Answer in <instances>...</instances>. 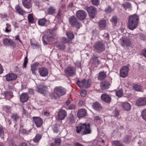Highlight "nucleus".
I'll return each mask as SVG.
<instances>
[{"mask_svg": "<svg viewBox=\"0 0 146 146\" xmlns=\"http://www.w3.org/2000/svg\"><path fill=\"white\" fill-rule=\"evenodd\" d=\"M139 17L136 14H134L129 16L128 25L129 29L133 30L138 26L139 23Z\"/></svg>", "mask_w": 146, "mask_h": 146, "instance_id": "nucleus-1", "label": "nucleus"}, {"mask_svg": "<svg viewBox=\"0 0 146 146\" xmlns=\"http://www.w3.org/2000/svg\"><path fill=\"white\" fill-rule=\"evenodd\" d=\"M76 131L78 133L82 131V135H85L91 133L92 131L89 124H82L80 126L76 127Z\"/></svg>", "mask_w": 146, "mask_h": 146, "instance_id": "nucleus-2", "label": "nucleus"}, {"mask_svg": "<svg viewBox=\"0 0 146 146\" xmlns=\"http://www.w3.org/2000/svg\"><path fill=\"white\" fill-rule=\"evenodd\" d=\"M94 51L96 52L101 53L105 50V46L104 42L98 41L94 45Z\"/></svg>", "mask_w": 146, "mask_h": 146, "instance_id": "nucleus-3", "label": "nucleus"}, {"mask_svg": "<svg viewBox=\"0 0 146 146\" xmlns=\"http://www.w3.org/2000/svg\"><path fill=\"white\" fill-rule=\"evenodd\" d=\"M91 83V80L90 79H89L87 81L84 79L81 81H77L76 84L80 87L88 88L90 86Z\"/></svg>", "mask_w": 146, "mask_h": 146, "instance_id": "nucleus-4", "label": "nucleus"}, {"mask_svg": "<svg viewBox=\"0 0 146 146\" xmlns=\"http://www.w3.org/2000/svg\"><path fill=\"white\" fill-rule=\"evenodd\" d=\"M54 35V30L53 29H47L45 31L44 37L46 38L48 41H50L53 40Z\"/></svg>", "mask_w": 146, "mask_h": 146, "instance_id": "nucleus-5", "label": "nucleus"}, {"mask_svg": "<svg viewBox=\"0 0 146 146\" xmlns=\"http://www.w3.org/2000/svg\"><path fill=\"white\" fill-rule=\"evenodd\" d=\"M54 93L58 96L64 95L66 93V90L61 86L55 87L54 89Z\"/></svg>", "mask_w": 146, "mask_h": 146, "instance_id": "nucleus-6", "label": "nucleus"}, {"mask_svg": "<svg viewBox=\"0 0 146 146\" xmlns=\"http://www.w3.org/2000/svg\"><path fill=\"white\" fill-rule=\"evenodd\" d=\"M70 24L72 26H76L79 29L81 24L78 21L76 18L74 16L70 17L69 19Z\"/></svg>", "mask_w": 146, "mask_h": 146, "instance_id": "nucleus-7", "label": "nucleus"}, {"mask_svg": "<svg viewBox=\"0 0 146 146\" xmlns=\"http://www.w3.org/2000/svg\"><path fill=\"white\" fill-rule=\"evenodd\" d=\"M64 71L65 73L69 76H73L76 75V68L71 66L66 68Z\"/></svg>", "mask_w": 146, "mask_h": 146, "instance_id": "nucleus-8", "label": "nucleus"}, {"mask_svg": "<svg viewBox=\"0 0 146 146\" xmlns=\"http://www.w3.org/2000/svg\"><path fill=\"white\" fill-rule=\"evenodd\" d=\"M4 44L6 46L14 48L16 46V43L12 40L8 38H5L3 39Z\"/></svg>", "mask_w": 146, "mask_h": 146, "instance_id": "nucleus-9", "label": "nucleus"}, {"mask_svg": "<svg viewBox=\"0 0 146 146\" xmlns=\"http://www.w3.org/2000/svg\"><path fill=\"white\" fill-rule=\"evenodd\" d=\"M120 40L121 41V45L124 47L128 48L131 45V40L129 38L126 36L123 37Z\"/></svg>", "mask_w": 146, "mask_h": 146, "instance_id": "nucleus-10", "label": "nucleus"}, {"mask_svg": "<svg viewBox=\"0 0 146 146\" xmlns=\"http://www.w3.org/2000/svg\"><path fill=\"white\" fill-rule=\"evenodd\" d=\"M76 16L80 20L84 19L86 16V12L82 10H79L76 12Z\"/></svg>", "mask_w": 146, "mask_h": 146, "instance_id": "nucleus-11", "label": "nucleus"}, {"mask_svg": "<svg viewBox=\"0 0 146 146\" xmlns=\"http://www.w3.org/2000/svg\"><path fill=\"white\" fill-rule=\"evenodd\" d=\"M86 10L90 17L92 19L96 16L97 11L95 7L93 6L88 7Z\"/></svg>", "mask_w": 146, "mask_h": 146, "instance_id": "nucleus-12", "label": "nucleus"}, {"mask_svg": "<svg viewBox=\"0 0 146 146\" xmlns=\"http://www.w3.org/2000/svg\"><path fill=\"white\" fill-rule=\"evenodd\" d=\"M129 68L127 66H123L120 70V76L122 78L126 77L128 75Z\"/></svg>", "mask_w": 146, "mask_h": 146, "instance_id": "nucleus-13", "label": "nucleus"}, {"mask_svg": "<svg viewBox=\"0 0 146 146\" xmlns=\"http://www.w3.org/2000/svg\"><path fill=\"white\" fill-rule=\"evenodd\" d=\"M67 114L66 112L64 110H60L58 113V119L60 120H63L66 116Z\"/></svg>", "mask_w": 146, "mask_h": 146, "instance_id": "nucleus-14", "label": "nucleus"}, {"mask_svg": "<svg viewBox=\"0 0 146 146\" xmlns=\"http://www.w3.org/2000/svg\"><path fill=\"white\" fill-rule=\"evenodd\" d=\"M38 72L40 75L43 77L47 76L48 74V69L45 67H42L39 68Z\"/></svg>", "mask_w": 146, "mask_h": 146, "instance_id": "nucleus-15", "label": "nucleus"}, {"mask_svg": "<svg viewBox=\"0 0 146 146\" xmlns=\"http://www.w3.org/2000/svg\"><path fill=\"white\" fill-rule=\"evenodd\" d=\"M136 104L138 106H141L146 105V98L140 97L136 101Z\"/></svg>", "mask_w": 146, "mask_h": 146, "instance_id": "nucleus-16", "label": "nucleus"}, {"mask_svg": "<svg viewBox=\"0 0 146 146\" xmlns=\"http://www.w3.org/2000/svg\"><path fill=\"white\" fill-rule=\"evenodd\" d=\"M33 119L34 122L35 123L37 127H41L42 124V120L38 117H33Z\"/></svg>", "mask_w": 146, "mask_h": 146, "instance_id": "nucleus-17", "label": "nucleus"}, {"mask_svg": "<svg viewBox=\"0 0 146 146\" xmlns=\"http://www.w3.org/2000/svg\"><path fill=\"white\" fill-rule=\"evenodd\" d=\"M102 100L107 103H109L111 101V98L108 94H102L101 96Z\"/></svg>", "mask_w": 146, "mask_h": 146, "instance_id": "nucleus-18", "label": "nucleus"}, {"mask_svg": "<svg viewBox=\"0 0 146 146\" xmlns=\"http://www.w3.org/2000/svg\"><path fill=\"white\" fill-rule=\"evenodd\" d=\"M20 98L21 101L23 103L26 102L28 100L29 96L26 93H24L20 95Z\"/></svg>", "mask_w": 146, "mask_h": 146, "instance_id": "nucleus-19", "label": "nucleus"}, {"mask_svg": "<svg viewBox=\"0 0 146 146\" xmlns=\"http://www.w3.org/2000/svg\"><path fill=\"white\" fill-rule=\"evenodd\" d=\"M121 106L123 109L126 111H130L131 108V104L126 102H122L121 103Z\"/></svg>", "mask_w": 146, "mask_h": 146, "instance_id": "nucleus-20", "label": "nucleus"}, {"mask_svg": "<svg viewBox=\"0 0 146 146\" xmlns=\"http://www.w3.org/2000/svg\"><path fill=\"white\" fill-rule=\"evenodd\" d=\"M17 78V76L16 74L10 73L6 75V80L7 81H12L15 80Z\"/></svg>", "mask_w": 146, "mask_h": 146, "instance_id": "nucleus-21", "label": "nucleus"}, {"mask_svg": "<svg viewBox=\"0 0 146 146\" xmlns=\"http://www.w3.org/2000/svg\"><path fill=\"white\" fill-rule=\"evenodd\" d=\"M22 3L25 8L29 9L32 7L31 0H22Z\"/></svg>", "mask_w": 146, "mask_h": 146, "instance_id": "nucleus-22", "label": "nucleus"}, {"mask_svg": "<svg viewBox=\"0 0 146 146\" xmlns=\"http://www.w3.org/2000/svg\"><path fill=\"white\" fill-rule=\"evenodd\" d=\"M110 86V84L107 81L101 83L100 84L101 89L102 90H105L108 89Z\"/></svg>", "mask_w": 146, "mask_h": 146, "instance_id": "nucleus-23", "label": "nucleus"}, {"mask_svg": "<svg viewBox=\"0 0 146 146\" xmlns=\"http://www.w3.org/2000/svg\"><path fill=\"white\" fill-rule=\"evenodd\" d=\"M47 13L49 15H53L56 13V9L53 6H50L47 9Z\"/></svg>", "mask_w": 146, "mask_h": 146, "instance_id": "nucleus-24", "label": "nucleus"}, {"mask_svg": "<svg viewBox=\"0 0 146 146\" xmlns=\"http://www.w3.org/2000/svg\"><path fill=\"white\" fill-rule=\"evenodd\" d=\"M92 106L93 109L97 111H100L102 109L101 104L98 102L93 103Z\"/></svg>", "mask_w": 146, "mask_h": 146, "instance_id": "nucleus-25", "label": "nucleus"}, {"mask_svg": "<svg viewBox=\"0 0 146 146\" xmlns=\"http://www.w3.org/2000/svg\"><path fill=\"white\" fill-rule=\"evenodd\" d=\"M87 112L84 109L80 110L78 112V116L79 118H81L85 116L86 115Z\"/></svg>", "mask_w": 146, "mask_h": 146, "instance_id": "nucleus-26", "label": "nucleus"}, {"mask_svg": "<svg viewBox=\"0 0 146 146\" xmlns=\"http://www.w3.org/2000/svg\"><path fill=\"white\" fill-rule=\"evenodd\" d=\"M47 87L45 86L43 83H41L37 87V91L40 93H42L45 89L47 88Z\"/></svg>", "mask_w": 146, "mask_h": 146, "instance_id": "nucleus-27", "label": "nucleus"}, {"mask_svg": "<svg viewBox=\"0 0 146 146\" xmlns=\"http://www.w3.org/2000/svg\"><path fill=\"white\" fill-rule=\"evenodd\" d=\"M38 63H36L33 64L31 66V71L33 74H35L36 71L38 68Z\"/></svg>", "mask_w": 146, "mask_h": 146, "instance_id": "nucleus-28", "label": "nucleus"}, {"mask_svg": "<svg viewBox=\"0 0 146 146\" xmlns=\"http://www.w3.org/2000/svg\"><path fill=\"white\" fill-rule=\"evenodd\" d=\"M99 26L100 28L102 29H104L106 25V21L105 20H102L98 23Z\"/></svg>", "mask_w": 146, "mask_h": 146, "instance_id": "nucleus-29", "label": "nucleus"}, {"mask_svg": "<svg viewBox=\"0 0 146 146\" xmlns=\"http://www.w3.org/2000/svg\"><path fill=\"white\" fill-rule=\"evenodd\" d=\"M47 22V20L45 18L41 19L38 21V25L41 26H44L46 25V23Z\"/></svg>", "mask_w": 146, "mask_h": 146, "instance_id": "nucleus-30", "label": "nucleus"}, {"mask_svg": "<svg viewBox=\"0 0 146 146\" xmlns=\"http://www.w3.org/2000/svg\"><path fill=\"white\" fill-rule=\"evenodd\" d=\"M92 59L95 63L98 64L100 63V61H101L102 58L100 56H94L92 57Z\"/></svg>", "mask_w": 146, "mask_h": 146, "instance_id": "nucleus-31", "label": "nucleus"}, {"mask_svg": "<svg viewBox=\"0 0 146 146\" xmlns=\"http://www.w3.org/2000/svg\"><path fill=\"white\" fill-rule=\"evenodd\" d=\"M15 9L17 12L19 14L23 15L24 13L23 11L21 9L20 7L18 5L16 6Z\"/></svg>", "mask_w": 146, "mask_h": 146, "instance_id": "nucleus-32", "label": "nucleus"}, {"mask_svg": "<svg viewBox=\"0 0 146 146\" xmlns=\"http://www.w3.org/2000/svg\"><path fill=\"white\" fill-rule=\"evenodd\" d=\"M106 77V74L104 72H101L99 73L98 78L99 80H102L104 79Z\"/></svg>", "mask_w": 146, "mask_h": 146, "instance_id": "nucleus-33", "label": "nucleus"}, {"mask_svg": "<svg viewBox=\"0 0 146 146\" xmlns=\"http://www.w3.org/2000/svg\"><path fill=\"white\" fill-rule=\"evenodd\" d=\"M61 140L60 139H57L54 140V142L51 143V146H58L60 143Z\"/></svg>", "mask_w": 146, "mask_h": 146, "instance_id": "nucleus-34", "label": "nucleus"}, {"mask_svg": "<svg viewBox=\"0 0 146 146\" xmlns=\"http://www.w3.org/2000/svg\"><path fill=\"white\" fill-rule=\"evenodd\" d=\"M5 31L6 33H9L11 32V26L10 24H6Z\"/></svg>", "mask_w": 146, "mask_h": 146, "instance_id": "nucleus-35", "label": "nucleus"}, {"mask_svg": "<svg viewBox=\"0 0 146 146\" xmlns=\"http://www.w3.org/2000/svg\"><path fill=\"white\" fill-rule=\"evenodd\" d=\"M42 137V135L41 134H37L33 139V141L35 143H37L41 139Z\"/></svg>", "mask_w": 146, "mask_h": 146, "instance_id": "nucleus-36", "label": "nucleus"}, {"mask_svg": "<svg viewBox=\"0 0 146 146\" xmlns=\"http://www.w3.org/2000/svg\"><path fill=\"white\" fill-rule=\"evenodd\" d=\"M68 120L71 123H73L75 122V120L74 118V116L71 113L69 115Z\"/></svg>", "mask_w": 146, "mask_h": 146, "instance_id": "nucleus-37", "label": "nucleus"}, {"mask_svg": "<svg viewBox=\"0 0 146 146\" xmlns=\"http://www.w3.org/2000/svg\"><path fill=\"white\" fill-rule=\"evenodd\" d=\"M133 89L136 91L140 92H143V89L140 86L135 84L133 86Z\"/></svg>", "mask_w": 146, "mask_h": 146, "instance_id": "nucleus-38", "label": "nucleus"}, {"mask_svg": "<svg viewBox=\"0 0 146 146\" xmlns=\"http://www.w3.org/2000/svg\"><path fill=\"white\" fill-rule=\"evenodd\" d=\"M11 117L13 120L15 122L17 121L19 119V116L17 113L13 114Z\"/></svg>", "mask_w": 146, "mask_h": 146, "instance_id": "nucleus-39", "label": "nucleus"}, {"mask_svg": "<svg viewBox=\"0 0 146 146\" xmlns=\"http://www.w3.org/2000/svg\"><path fill=\"white\" fill-rule=\"evenodd\" d=\"M66 35L68 38L70 40H72L74 37V35L70 32H67L66 33Z\"/></svg>", "mask_w": 146, "mask_h": 146, "instance_id": "nucleus-40", "label": "nucleus"}, {"mask_svg": "<svg viewBox=\"0 0 146 146\" xmlns=\"http://www.w3.org/2000/svg\"><path fill=\"white\" fill-rule=\"evenodd\" d=\"M3 95L5 97H9L11 98L13 97V93L9 92H5Z\"/></svg>", "mask_w": 146, "mask_h": 146, "instance_id": "nucleus-41", "label": "nucleus"}, {"mask_svg": "<svg viewBox=\"0 0 146 146\" xmlns=\"http://www.w3.org/2000/svg\"><path fill=\"white\" fill-rule=\"evenodd\" d=\"M28 20L30 23H34V18L32 14H29L28 16Z\"/></svg>", "mask_w": 146, "mask_h": 146, "instance_id": "nucleus-42", "label": "nucleus"}, {"mask_svg": "<svg viewBox=\"0 0 146 146\" xmlns=\"http://www.w3.org/2000/svg\"><path fill=\"white\" fill-rule=\"evenodd\" d=\"M123 5L124 8L125 9L130 8L131 7V4L128 2L125 3Z\"/></svg>", "mask_w": 146, "mask_h": 146, "instance_id": "nucleus-43", "label": "nucleus"}, {"mask_svg": "<svg viewBox=\"0 0 146 146\" xmlns=\"http://www.w3.org/2000/svg\"><path fill=\"white\" fill-rule=\"evenodd\" d=\"M141 114L143 119L146 121V109L142 111Z\"/></svg>", "mask_w": 146, "mask_h": 146, "instance_id": "nucleus-44", "label": "nucleus"}, {"mask_svg": "<svg viewBox=\"0 0 146 146\" xmlns=\"http://www.w3.org/2000/svg\"><path fill=\"white\" fill-rule=\"evenodd\" d=\"M56 46L59 49L64 50L66 46L64 44H61L57 45Z\"/></svg>", "mask_w": 146, "mask_h": 146, "instance_id": "nucleus-45", "label": "nucleus"}, {"mask_svg": "<svg viewBox=\"0 0 146 146\" xmlns=\"http://www.w3.org/2000/svg\"><path fill=\"white\" fill-rule=\"evenodd\" d=\"M123 92L121 90H119L116 92V95L117 96L120 97L123 95Z\"/></svg>", "mask_w": 146, "mask_h": 146, "instance_id": "nucleus-46", "label": "nucleus"}, {"mask_svg": "<svg viewBox=\"0 0 146 146\" xmlns=\"http://www.w3.org/2000/svg\"><path fill=\"white\" fill-rule=\"evenodd\" d=\"M61 41L63 43H67L69 42V40L66 38L63 37L61 38Z\"/></svg>", "mask_w": 146, "mask_h": 146, "instance_id": "nucleus-47", "label": "nucleus"}, {"mask_svg": "<svg viewBox=\"0 0 146 146\" xmlns=\"http://www.w3.org/2000/svg\"><path fill=\"white\" fill-rule=\"evenodd\" d=\"M112 115L115 117H117L119 115V112L116 109H115L113 111Z\"/></svg>", "mask_w": 146, "mask_h": 146, "instance_id": "nucleus-48", "label": "nucleus"}, {"mask_svg": "<svg viewBox=\"0 0 146 146\" xmlns=\"http://www.w3.org/2000/svg\"><path fill=\"white\" fill-rule=\"evenodd\" d=\"M113 10L111 8L110 6H108L106 7L105 9V11L107 13H109L111 12Z\"/></svg>", "mask_w": 146, "mask_h": 146, "instance_id": "nucleus-49", "label": "nucleus"}, {"mask_svg": "<svg viewBox=\"0 0 146 146\" xmlns=\"http://www.w3.org/2000/svg\"><path fill=\"white\" fill-rule=\"evenodd\" d=\"M113 144L115 146H123V145L121 143L118 141H113Z\"/></svg>", "mask_w": 146, "mask_h": 146, "instance_id": "nucleus-50", "label": "nucleus"}, {"mask_svg": "<svg viewBox=\"0 0 146 146\" xmlns=\"http://www.w3.org/2000/svg\"><path fill=\"white\" fill-rule=\"evenodd\" d=\"M131 137L129 136L126 135L124 138V141L126 143H127L129 141L131 140Z\"/></svg>", "mask_w": 146, "mask_h": 146, "instance_id": "nucleus-51", "label": "nucleus"}, {"mask_svg": "<svg viewBox=\"0 0 146 146\" xmlns=\"http://www.w3.org/2000/svg\"><path fill=\"white\" fill-rule=\"evenodd\" d=\"M28 62L27 56H26L24 58V60L23 62V67L25 68L26 67L27 64Z\"/></svg>", "mask_w": 146, "mask_h": 146, "instance_id": "nucleus-52", "label": "nucleus"}, {"mask_svg": "<svg viewBox=\"0 0 146 146\" xmlns=\"http://www.w3.org/2000/svg\"><path fill=\"white\" fill-rule=\"evenodd\" d=\"M93 4L94 5L97 6L99 4L100 0H92Z\"/></svg>", "mask_w": 146, "mask_h": 146, "instance_id": "nucleus-53", "label": "nucleus"}, {"mask_svg": "<svg viewBox=\"0 0 146 146\" xmlns=\"http://www.w3.org/2000/svg\"><path fill=\"white\" fill-rule=\"evenodd\" d=\"M110 21L112 23L115 24L117 23V19L115 16H113Z\"/></svg>", "mask_w": 146, "mask_h": 146, "instance_id": "nucleus-54", "label": "nucleus"}, {"mask_svg": "<svg viewBox=\"0 0 146 146\" xmlns=\"http://www.w3.org/2000/svg\"><path fill=\"white\" fill-rule=\"evenodd\" d=\"M52 130L54 133H58L60 130L59 128L56 126H54L52 128Z\"/></svg>", "mask_w": 146, "mask_h": 146, "instance_id": "nucleus-55", "label": "nucleus"}, {"mask_svg": "<svg viewBox=\"0 0 146 146\" xmlns=\"http://www.w3.org/2000/svg\"><path fill=\"white\" fill-rule=\"evenodd\" d=\"M4 108V110H5V111L8 113H9L10 112V107L9 106H5Z\"/></svg>", "mask_w": 146, "mask_h": 146, "instance_id": "nucleus-56", "label": "nucleus"}, {"mask_svg": "<svg viewBox=\"0 0 146 146\" xmlns=\"http://www.w3.org/2000/svg\"><path fill=\"white\" fill-rule=\"evenodd\" d=\"M76 108L75 105L73 104H71L68 106V109L69 110H74Z\"/></svg>", "mask_w": 146, "mask_h": 146, "instance_id": "nucleus-57", "label": "nucleus"}, {"mask_svg": "<svg viewBox=\"0 0 146 146\" xmlns=\"http://www.w3.org/2000/svg\"><path fill=\"white\" fill-rule=\"evenodd\" d=\"M86 91L85 90H82L80 92V95L82 97H84L86 95Z\"/></svg>", "mask_w": 146, "mask_h": 146, "instance_id": "nucleus-58", "label": "nucleus"}, {"mask_svg": "<svg viewBox=\"0 0 146 146\" xmlns=\"http://www.w3.org/2000/svg\"><path fill=\"white\" fill-rule=\"evenodd\" d=\"M4 130L3 128L0 126V137L2 136L4 133Z\"/></svg>", "mask_w": 146, "mask_h": 146, "instance_id": "nucleus-59", "label": "nucleus"}, {"mask_svg": "<svg viewBox=\"0 0 146 146\" xmlns=\"http://www.w3.org/2000/svg\"><path fill=\"white\" fill-rule=\"evenodd\" d=\"M101 117L99 115H97L94 117V119L96 121L100 120Z\"/></svg>", "mask_w": 146, "mask_h": 146, "instance_id": "nucleus-60", "label": "nucleus"}, {"mask_svg": "<svg viewBox=\"0 0 146 146\" xmlns=\"http://www.w3.org/2000/svg\"><path fill=\"white\" fill-rule=\"evenodd\" d=\"M75 65L76 66L78 67H80L81 66L80 62V61H77L75 63Z\"/></svg>", "mask_w": 146, "mask_h": 146, "instance_id": "nucleus-61", "label": "nucleus"}, {"mask_svg": "<svg viewBox=\"0 0 146 146\" xmlns=\"http://www.w3.org/2000/svg\"><path fill=\"white\" fill-rule=\"evenodd\" d=\"M61 15V12L59 10L56 15V17L58 19L60 18Z\"/></svg>", "mask_w": 146, "mask_h": 146, "instance_id": "nucleus-62", "label": "nucleus"}, {"mask_svg": "<svg viewBox=\"0 0 146 146\" xmlns=\"http://www.w3.org/2000/svg\"><path fill=\"white\" fill-rule=\"evenodd\" d=\"M140 37V39L141 40H145L146 39V37L143 35H141Z\"/></svg>", "mask_w": 146, "mask_h": 146, "instance_id": "nucleus-63", "label": "nucleus"}, {"mask_svg": "<svg viewBox=\"0 0 146 146\" xmlns=\"http://www.w3.org/2000/svg\"><path fill=\"white\" fill-rule=\"evenodd\" d=\"M10 146H16L14 143L12 141H10L9 142Z\"/></svg>", "mask_w": 146, "mask_h": 146, "instance_id": "nucleus-64", "label": "nucleus"}]
</instances>
